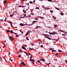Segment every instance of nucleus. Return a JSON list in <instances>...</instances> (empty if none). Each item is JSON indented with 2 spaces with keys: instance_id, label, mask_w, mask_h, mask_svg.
<instances>
[{
  "instance_id": "obj_7",
  "label": "nucleus",
  "mask_w": 67,
  "mask_h": 67,
  "mask_svg": "<svg viewBox=\"0 0 67 67\" xmlns=\"http://www.w3.org/2000/svg\"><path fill=\"white\" fill-rule=\"evenodd\" d=\"M29 50H33V48H30V47L29 48Z\"/></svg>"
},
{
  "instance_id": "obj_46",
  "label": "nucleus",
  "mask_w": 67,
  "mask_h": 67,
  "mask_svg": "<svg viewBox=\"0 0 67 67\" xmlns=\"http://www.w3.org/2000/svg\"><path fill=\"white\" fill-rule=\"evenodd\" d=\"M23 65L25 66H26V65L25 64H24H24H23Z\"/></svg>"
},
{
  "instance_id": "obj_51",
  "label": "nucleus",
  "mask_w": 67,
  "mask_h": 67,
  "mask_svg": "<svg viewBox=\"0 0 67 67\" xmlns=\"http://www.w3.org/2000/svg\"><path fill=\"white\" fill-rule=\"evenodd\" d=\"M41 47H43V45H41Z\"/></svg>"
},
{
  "instance_id": "obj_43",
  "label": "nucleus",
  "mask_w": 67,
  "mask_h": 67,
  "mask_svg": "<svg viewBox=\"0 0 67 67\" xmlns=\"http://www.w3.org/2000/svg\"><path fill=\"white\" fill-rule=\"evenodd\" d=\"M48 1H49L50 2H51V1H52V0H48Z\"/></svg>"
},
{
  "instance_id": "obj_34",
  "label": "nucleus",
  "mask_w": 67,
  "mask_h": 67,
  "mask_svg": "<svg viewBox=\"0 0 67 67\" xmlns=\"http://www.w3.org/2000/svg\"><path fill=\"white\" fill-rule=\"evenodd\" d=\"M6 20H7V17H6V18L5 19V20H4V21L5 22V21H6Z\"/></svg>"
},
{
  "instance_id": "obj_12",
  "label": "nucleus",
  "mask_w": 67,
  "mask_h": 67,
  "mask_svg": "<svg viewBox=\"0 0 67 67\" xmlns=\"http://www.w3.org/2000/svg\"><path fill=\"white\" fill-rule=\"evenodd\" d=\"M35 22H37L36 21H33V23H32V24H34V23Z\"/></svg>"
},
{
  "instance_id": "obj_49",
  "label": "nucleus",
  "mask_w": 67,
  "mask_h": 67,
  "mask_svg": "<svg viewBox=\"0 0 67 67\" xmlns=\"http://www.w3.org/2000/svg\"><path fill=\"white\" fill-rule=\"evenodd\" d=\"M31 59H32V57H30V60Z\"/></svg>"
},
{
  "instance_id": "obj_41",
  "label": "nucleus",
  "mask_w": 67,
  "mask_h": 67,
  "mask_svg": "<svg viewBox=\"0 0 67 67\" xmlns=\"http://www.w3.org/2000/svg\"><path fill=\"white\" fill-rule=\"evenodd\" d=\"M50 12H51V13H53V12L51 10H50Z\"/></svg>"
},
{
  "instance_id": "obj_31",
  "label": "nucleus",
  "mask_w": 67,
  "mask_h": 67,
  "mask_svg": "<svg viewBox=\"0 0 67 67\" xmlns=\"http://www.w3.org/2000/svg\"><path fill=\"white\" fill-rule=\"evenodd\" d=\"M0 59L1 61H2V58L0 57Z\"/></svg>"
},
{
  "instance_id": "obj_37",
  "label": "nucleus",
  "mask_w": 67,
  "mask_h": 67,
  "mask_svg": "<svg viewBox=\"0 0 67 67\" xmlns=\"http://www.w3.org/2000/svg\"><path fill=\"white\" fill-rule=\"evenodd\" d=\"M49 34H50V35H52V34L53 33H51V32H49Z\"/></svg>"
},
{
  "instance_id": "obj_33",
  "label": "nucleus",
  "mask_w": 67,
  "mask_h": 67,
  "mask_svg": "<svg viewBox=\"0 0 67 67\" xmlns=\"http://www.w3.org/2000/svg\"><path fill=\"white\" fill-rule=\"evenodd\" d=\"M61 14L62 15H63L64 14H63V13L62 12H61Z\"/></svg>"
},
{
  "instance_id": "obj_54",
  "label": "nucleus",
  "mask_w": 67,
  "mask_h": 67,
  "mask_svg": "<svg viewBox=\"0 0 67 67\" xmlns=\"http://www.w3.org/2000/svg\"><path fill=\"white\" fill-rule=\"evenodd\" d=\"M19 31H20V32H21H21H22V31H21V30H20Z\"/></svg>"
},
{
  "instance_id": "obj_5",
  "label": "nucleus",
  "mask_w": 67,
  "mask_h": 67,
  "mask_svg": "<svg viewBox=\"0 0 67 67\" xmlns=\"http://www.w3.org/2000/svg\"><path fill=\"white\" fill-rule=\"evenodd\" d=\"M20 26H24V24L23 23H20Z\"/></svg>"
},
{
  "instance_id": "obj_53",
  "label": "nucleus",
  "mask_w": 67,
  "mask_h": 67,
  "mask_svg": "<svg viewBox=\"0 0 67 67\" xmlns=\"http://www.w3.org/2000/svg\"><path fill=\"white\" fill-rule=\"evenodd\" d=\"M42 7L43 8H44V6H42Z\"/></svg>"
},
{
  "instance_id": "obj_42",
  "label": "nucleus",
  "mask_w": 67,
  "mask_h": 67,
  "mask_svg": "<svg viewBox=\"0 0 67 67\" xmlns=\"http://www.w3.org/2000/svg\"><path fill=\"white\" fill-rule=\"evenodd\" d=\"M31 15H34V14L33 13H31Z\"/></svg>"
},
{
  "instance_id": "obj_14",
  "label": "nucleus",
  "mask_w": 67,
  "mask_h": 67,
  "mask_svg": "<svg viewBox=\"0 0 67 67\" xmlns=\"http://www.w3.org/2000/svg\"><path fill=\"white\" fill-rule=\"evenodd\" d=\"M59 31H60V32H63V33H64V32L61 29L59 30Z\"/></svg>"
},
{
  "instance_id": "obj_55",
  "label": "nucleus",
  "mask_w": 67,
  "mask_h": 67,
  "mask_svg": "<svg viewBox=\"0 0 67 67\" xmlns=\"http://www.w3.org/2000/svg\"><path fill=\"white\" fill-rule=\"evenodd\" d=\"M40 8L38 7H37L36 8V9H39Z\"/></svg>"
},
{
  "instance_id": "obj_61",
  "label": "nucleus",
  "mask_w": 67,
  "mask_h": 67,
  "mask_svg": "<svg viewBox=\"0 0 67 67\" xmlns=\"http://www.w3.org/2000/svg\"><path fill=\"white\" fill-rule=\"evenodd\" d=\"M40 41V42H41V44H42V43H43V42H42V41Z\"/></svg>"
},
{
  "instance_id": "obj_58",
  "label": "nucleus",
  "mask_w": 67,
  "mask_h": 67,
  "mask_svg": "<svg viewBox=\"0 0 67 67\" xmlns=\"http://www.w3.org/2000/svg\"><path fill=\"white\" fill-rule=\"evenodd\" d=\"M10 25L12 27H13V26H12V25Z\"/></svg>"
},
{
  "instance_id": "obj_30",
  "label": "nucleus",
  "mask_w": 67,
  "mask_h": 67,
  "mask_svg": "<svg viewBox=\"0 0 67 67\" xmlns=\"http://www.w3.org/2000/svg\"><path fill=\"white\" fill-rule=\"evenodd\" d=\"M35 19L36 20H38V19L37 18H35Z\"/></svg>"
},
{
  "instance_id": "obj_47",
  "label": "nucleus",
  "mask_w": 67,
  "mask_h": 67,
  "mask_svg": "<svg viewBox=\"0 0 67 67\" xmlns=\"http://www.w3.org/2000/svg\"><path fill=\"white\" fill-rule=\"evenodd\" d=\"M24 16L25 17V16H26V14H24Z\"/></svg>"
},
{
  "instance_id": "obj_44",
  "label": "nucleus",
  "mask_w": 67,
  "mask_h": 67,
  "mask_svg": "<svg viewBox=\"0 0 67 67\" xmlns=\"http://www.w3.org/2000/svg\"><path fill=\"white\" fill-rule=\"evenodd\" d=\"M13 33H14V34H15V35H16L17 34L15 32H13Z\"/></svg>"
},
{
  "instance_id": "obj_50",
  "label": "nucleus",
  "mask_w": 67,
  "mask_h": 67,
  "mask_svg": "<svg viewBox=\"0 0 67 67\" xmlns=\"http://www.w3.org/2000/svg\"><path fill=\"white\" fill-rule=\"evenodd\" d=\"M32 44V46H33V45H34V44Z\"/></svg>"
},
{
  "instance_id": "obj_13",
  "label": "nucleus",
  "mask_w": 67,
  "mask_h": 67,
  "mask_svg": "<svg viewBox=\"0 0 67 67\" xmlns=\"http://www.w3.org/2000/svg\"><path fill=\"white\" fill-rule=\"evenodd\" d=\"M23 64H24V62L23 61H22V62L20 63V64L21 65H22V64H23Z\"/></svg>"
},
{
  "instance_id": "obj_57",
  "label": "nucleus",
  "mask_w": 67,
  "mask_h": 67,
  "mask_svg": "<svg viewBox=\"0 0 67 67\" xmlns=\"http://www.w3.org/2000/svg\"><path fill=\"white\" fill-rule=\"evenodd\" d=\"M15 12L16 13V11H15V12H13V13H15Z\"/></svg>"
},
{
  "instance_id": "obj_52",
  "label": "nucleus",
  "mask_w": 67,
  "mask_h": 67,
  "mask_svg": "<svg viewBox=\"0 0 67 67\" xmlns=\"http://www.w3.org/2000/svg\"><path fill=\"white\" fill-rule=\"evenodd\" d=\"M32 11L34 10V9H31V11H32Z\"/></svg>"
},
{
  "instance_id": "obj_10",
  "label": "nucleus",
  "mask_w": 67,
  "mask_h": 67,
  "mask_svg": "<svg viewBox=\"0 0 67 67\" xmlns=\"http://www.w3.org/2000/svg\"><path fill=\"white\" fill-rule=\"evenodd\" d=\"M40 60H43L44 62H45V60L44 59H41Z\"/></svg>"
},
{
  "instance_id": "obj_17",
  "label": "nucleus",
  "mask_w": 67,
  "mask_h": 67,
  "mask_svg": "<svg viewBox=\"0 0 67 67\" xmlns=\"http://www.w3.org/2000/svg\"><path fill=\"white\" fill-rule=\"evenodd\" d=\"M23 12L24 13H25L26 12V10L23 9Z\"/></svg>"
},
{
  "instance_id": "obj_8",
  "label": "nucleus",
  "mask_w": 67,
  "mask_h": 67,
  "mask_svg": "<svg viewBox=\"0 0 67 67\" xmlns=\"http://www.w3.org/2000/svg\"><path fill=\"white\" fill-rule=\"evenodd\" d=\"M45 37L46 38H48V39H49V40H51V39L50 38L48 37Z\"/></svg>"
},
{
  "instance_id": "obj_27",
  "label": "nucleus",
  "mask_w": 67,
  "mask_h": 67,
  "mask_svg": "<svg viewBox=\"0 0 67 67\" xmlns=\"http://www.w3.org/2000/svg\"><path fill=\"white\" fill-rule=\"evenodd\" d=\"M26 40H27L28 41H29V38H28L27 37H26Z\"/></svg>"
},
{
  "instance_id": "obj_21",
  "label": "nucleus",
  "mask_w": 67,
  "mask_h": 67,
  "mask_svg": "<svg viewBox=\"0 0 67 67\" xmlns=\"http://www.w3.org/2000/svg\"><path fill=\"white\" fill-rule=\"evenodd\" d=\"M49 50H52V49H53V48H49Z\"/></svg>"
},
{
  "instance_id": "obj_1",
  "label": "nucleus",
  "mask_w": 67,
  "mask_h": 67,
  "mask_svg": "<svg viewBox=\"0 0 67 67\" xmlns=\"http://www.w3.org/2000/svg\"><path fill=\"white\" fill-rule=\"evenodd\" d=\"M8 37L9 38V40H11V41H13V37H11V36H8Z\"/></svg>"
},
{
  "instance_id": "obj_16",
  "label": "nucleus",
  "mask_w": 67,
  "mask_h": 67,
  "mask_svg": "<svg viewBox=\"0 0 67 67\" xmlns=\"http://www.w3.org/2000/svg\"><path fill=\"white\" fill-rule=\"evenodd\" d=\"M54 27L55 28L56 27H57V25H55L54 26Z\"/></svg>"
},
{
  "instance_id": "obj_56",
  "label": "nucleus",
  "mask_w": 67,
  "mask_h": 67,
  "mask_svg": "<svg viewBox=\"0 0 67 67\" xmlns=\"http://www.w3.org/2000/svg\"><path fill=\"white\" fill-rule=\"evenodd\" d=\"M63 38H65V39H66V40H67V38H66L65 37H63Z\"/></svg>"
},
{
  "instance_id": "obj_20",
  "label": "nucleus",
  "mask_w": 67,
  "mask_h": 67,
  "mask_svg": "<svg viewBox=\"0 0 67 67\" xmlns=\"http://www.w3.org/2000/svg\"><path fill=\"white\" fill-rule=\"evenodd\" d=\"M53 18L54 19H55V20H56V17H55V16H53Z\"/></svg>"
},
{
  "instance_id": "obj_48",
  "label": "nucleus",
  "mask_w": 67,
  "mask_h": 67,
  "mask_svg": "<svg viewBox=\"0 0 67 67\" xmlns=\"http://www.w3.org/2000/svg\"><path fill=\"white\" fill-rule=\"evenodd\" d=\"M55 51L54 50H53L52 51V52H54Z\"/></svg>"
},
{
  "instance_id": "obj_36",
  "label": "nucleus",
  "mask_w": 67,
  "mask_h": 67,
  "mask_svg": "<svg viewBox=\"0 0 67 67\" xmlns=\"http://www.w3.org/2000/svg\"><path fill=\"white\" fill-rule=\"evenodd\" d=\"M29 3H31V4H32L33 3V2H31V1H30V2H29Z\"/></svg>"
},
{
  "instance_id": "obj_62",
  "label": "nucleus",
  "mask_w": 67,
  "mask_h": 67,
  "mask_svg": "<svg viewBox=\"0 0 67 67\" xmlns=\"http://www.w3.org/2000/svg\"><path fill=\"white\" fill-rule=\"evenodd\" d=\"M19 67H22V66H21V65H20V66H19Z\"/></svg>"
},
{
  "instance_id": "obj_60",
  "label": "nucleus",
  "mask_w": 67,
  "mask_h": 67,
  "mask_svg": "<svg viewBox=\"0 0 67 67\" xmlns=\"http://www.w3.org/2000/svg\"><path fill=\"white\" fill-rule=\"evenodd\" d=\"M31 55V53H29V54H28V55Z\"/></svg>"
},
{
  "instance_id": "obj_63",
  "label": "nucleus",
  "mask_w": 67,
  "mask_h": 67,
  "mask_svg": "<svg viewBox=\"0 0 67 67\" xmlns=\"http://www.w3.org/2000/svg\"><path fill=\"white\" fill-rule=\"evenodd\" d=\"M1 21H3V20H2V19H1Z\"/></svg>"
},
{
  "instance_id": "obj_9",
  "label": "nucleus",
  "mask_w": 67,
  "mask_h": 67,
  "mask_svg": "<svg viewBox=\"0 0 67 67\" xmlns=\"http://www.w3.org/2000/svg\"><path fill=\"white\" fill-rule=\"evenodd\" d=\"M51 40H54L56 41H58L59 40V38H58V39L57 40H56V39H51Z\"/></svg>"
},
{
  "instance_id": "obj_18",
  "label": "nucleus",
  "mask_w": 67,
  "mask_h": 67,
  "mask_svg": "<svg viewBox=\"0 0 67 67\" xmlns=\"http://www.w3.org/2000/svg\"><path fill=\"white\" fill-rule=\"evenodd\" d=\"M19 7H23V8H24V7H25V6H21V5H20L19 6Z\"/></svg>"
},
{
  "instance_id": "obj_28",
  "label": "nucleus",
  "mask_w": 67,
  "mask_h": 67,
  "mask_svg": "<svg viewBox=\"0 0 67 67\" xmlns=\"http://www.w3.org/2000/svg\"><path fill=\"white\" fill-rule=\"evenodd\" d=\"M58 51L59 52H62V50H60L59 49H58Z\"/></svg>"
},
{
  "instance_id": "obj_22",
  "label": "nucleus",
  "mask_w": 67,
  "mask_h": 67,
  "mask_svg": "<svg viewBox=\"0 0 67 67\" xmlns=\"http://www.w3.org/2000/svg\"><path fill=\"white\" fill-rule=\"evenodd\" d=\"M18 57H19V58H21V55H19Z\"/></svg>"
},
{
  "instance_id": "obj_4",
  "label": "nucleus",
  "mask_w": 67,
  "mask_h": 67,
  "mask_svg": "<svg viewBox=\"0 0 67 67\" xmlns=\"http://www.w3.org/2000/svg\"><path fill=\"white\" fill-rule=\"evenodd\" d=\"M57 33V32L53 31V32H52V34H56Z\"/></svg>"
},
{
  "instance_id": "obj_25",
  "label": "nucleus",
  "mask_w": 67,
  "mask_h": 67,
  "mask_svg": "<svg viewBox=\"0 0 67 67\" xmlns=\"http://www.w3.org/2000/svg\"><path fill=\"white\" fill-rule=\"evenodd\" d=\"M37 62H38V63H40L41 64H42V63H41V62L39 61V60H38L37 61Z\"/></svg>"
},
{
  "instance_id": "obj_24",
  "label": "nucleus",
  "mask_w": 67,
  "mask_h": 67,
  "mask_svg": "<svg viewBox=\"0 0 67 67\" xmlns=\"http://www.w3.org/2000/svg\"><path fill=\"white\" fill-rule=\"evenodd\" d=\"M36 29H38V28H39V27H39V26H38L37 25L36 26Z\"/></svg>"
},
{
  "instance_id": "obj_3",
  "label": "nucleus",
  "mask_w": 67,
  "mask_h": 67,
  "mask_svg": "<svg viewBox=\"0 0 67 67\" xmlns=\"http://www.w3.org/2000/svg\"><path fill=\"white\" fill-rule=\"evenodd\" d=\"M30 62H32V63L34 65H35V64H34V61L33 60V59H31V60H30Z\"/></svg>"
},
{
  "instance_id": "obj_40",
  "label": "nucleus",
  "mask_w": 67,
  "mask_h": 67,
  "mask_svg": "<svg viewBox=\"0 0 67 67\" xmlns=\"http://www.w3.org/2000/svg\"><path fill=\"white\" fill-rule=\"evenodd\" d=\"M7 32H10V31L9 30H7Z\"/></svg>"
},
{
  "instance_id": "obj_11",
  "label": "nucleus",
  "mask_w": 67,
  "mask_h": 67,
  "mask_svg": "<svg viewBox=\"0 0 67 67\" xmlns=\"http://www.w3.org/2000/svg\"><path fill=\"white\" fill-rule=\"evenodd\" d=\"M38 18H41V19H44V18L43 17L38 16Z\"/></svg>"
},
{
  "instance_id": "obj_32",
  "label": "nucleus",
  "mask_w": 67,
  "mask_h": 67,
  "mask_svg": "<svg viewBox=\"0 0 67 67\" xmlns=\"http://www.w3.org/2000/svg\"><path fill=\"white\" fill-rule=\"evenodd\" d=\"M19 36H20V35H16V37H18Z\"/></svg>"
},
{
  "instance_id": "obj_35",
  "label": "nucleus",
  "mask_w": 67,
  "mask_h": 67,
  "mask_svg": "<svg viewBox=\"0 0 67 67\" xmlns=\"http://www.w3.org/2000/svg\"><path fill=\"white\" fill-rule=\"evenodd\" d=\"M9 23H10V24H12V23H11V21H9Z\"/></svg>"
},
{
  "instance_id": "obj_19",
  "label": "nucleus",
  "mask_w": 67,
  "mask_h": 67,
  "mask_svg": "<svg viewBox=\"0 0 67 67\" xmlns=\"http://www.w3.org/2000/svg\"><path fill=\"white\" fill-rule=\"evenodd\" d=\"M58 54H59V53H57L56 54H55V56H57V55H58Z\"/></svg>"
},
{
  "instance_id": "obj_6",
  "label": "nucleus",
  "mask_w": 67,
  "mask_h": 67,
  "mask_svg": "<svg viewBox=\"0 0 67 67\" xmlns=\"http://www.w3.org/2000/svg\"><path fill=\"white\" fill-rule=\"evenodd\" d=\"M22 48L24 49L25 50H26V48L24 46H22Z\"/></svg>"
},
{
  "instance_id": "obj_38",
  "label": "nucleus",
  "mask_w": 67,
  "mask_h": 67,
  "mask_svg": "<svg viewBox=\"0 0 67 67\" xmlns=\"http://www.w3.org/2000/svg\"><path fill=\"white\" fill-rule=\"evenodd\" d=\"M9 60H11V62H13V60H12L11 59H10Z\"/></svg>"
},
{
  "instance_id": "obj_59",
  "label": "nucleus",
  "mask_w": 67,
  "mask_h": 67,
  "mask_svg": "<svg viewBox=\"0 0 67 67\" xmlns=\"http://www.w3.org/2000/svg\"><path fill=\"white\" fill-rule=\"evenodd\" d=\"M49 64H51V63H49V64L48 63L47 64V65H49Z\"/></svg>"
},
{
  "instance_id": "obj_39",
  "label": "nucleus",
  "mask_w": 67,
  "mask_h": 67,
  "mask_svg": "<svg viewBox=\"0 0 67 67\" xmlns=\"http://www.w3.org/2000/svg\"><path fill=\"white\" fill-rule=\"evenodd\" d=\"M10 16H11V17H13V15H12L10 14Z\"/></svg>"
},
{
  "instance_id": "obj_2",
  "label": "nucleus",
  "mask_w": 67,
  "mask_h": 67,
  "mask_svg": "<svg viewBox=\"0 0 67 67\" xmlns=\"http://www.w3.org/2000/svg\"><path fill=\"white\" fill-rule=\"evenodd\" d=\"M20 51H18V53H23V52H24V53H25V54H26V52H23V51H22V50L21 49H20Z\"/></svg>"
},
{
  "instance_id": "obj_26",
  "label": "nucleus",
  "mask_w": 67,
  "mask_h": 67,
  "mask_svg": "<svg viewBox=\"0 0 67 67\" xmlns=\"http://www.w3.org/2000/svg\"><path fill=\"white\" fill-rule=\"evenodd\" d=\"M42 35H44L45 36H47V35H46V34H42Z\"/></svg>"
},
{
  "instance_id": "obj_45",
  "label": "nucleus",
  "mask_w": 67,
  "mask_h": 67,
  "mask_svg": "<svg viewBox=\"0 0 67 67\" xmlns=\"http://www.w3.org/2000/svg\"><path fill=\"white\" fill-rule=\"evenodd\" d=\"M65 61L66 63V64H67V60H66Z\"/></svg>"
},
{
  "instance_id": "obj_23",
  "label": "nucleus",
  "mask_w": 67,
  "mask_h": 67,
  "mask_svg": "<svg viewBox=\"0 0 67 67\" xmlns=\"http://www.w3.org/2000/svg\"><path fill=\"white\" fill-rule=\"evenodd\" d=\"M3 2L4 4H6V3H5V2H6V1H4Z\"/></svg>"
},
{
  "instance_id": "obj_29",
  "label": "nucleus",
  "mask_w": 67,
  "mask_h": 67,
  "mask_svg": "<svg viewBox=\"0 0 67 67\" xmlns=\"http://www.w3.org/2000/svg\"><path fill=\"white\" fill-rule=\"evenodd\" d=\"M28 35V32H27L26 34H25V36H27V35Z\"/></svg>"
},
{
  "instance_id": "obj_64",
  "label": "nucleus",
  "mask_w": 67,
  "mask_h": 67,
  "mask_svg": "<svg viewBox=\"0 0 67 67\" xmlns=\"http://www.w3.org/2000/svg\"><path fill=\"white\" fill-rule=\"evenodd\" d=\"M26 55L27 56V55H28V54L27 53H26Z\"/></svg>"
},
{
  "instance_id": "obj_15",
  "label": "nucleus",
  "mask_w": 67,
  "mask_h": 67,
  "mask_svg": "<svg viewBox=\"0 0 67 67\" xmlns=\"http://www.w3.org/2000/svg\"><path fill=\"white\" fill-rule=\"evenodd\" d=\"M10 32L12 34H13V31H12V30H10Z\"/></svg>"
}]
</instances>
